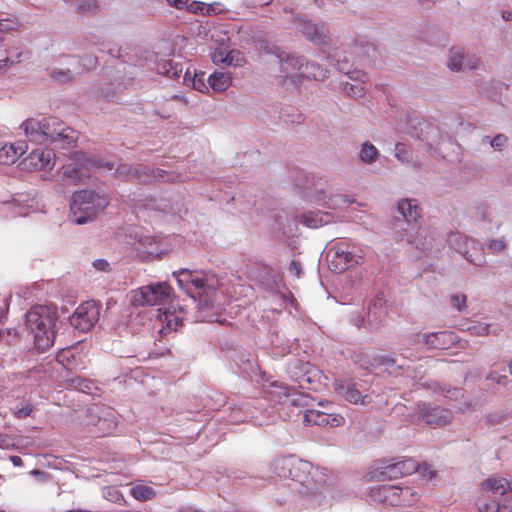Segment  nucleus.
I'll list each match as a JSON object with an SVG mask.
<instances>
[{"label": "nucleus", "mask_w": 512, "mask_h": 512, "mask_svg": "<svg viewBox=\"0 0 512 512\" xmlns=\"http://www.w3.org/2000/svg\"><path fill=\"white\" fill-rule=\"evenodd\" d=\"M327 412L309 409L304 413V422L308 425L327 426Z\"/></svg>", "instance_id": "obj_31"}, {"label": "nucleus", "mask_w": 512, "mask_h": 512, "mask_svg": "<svg viewBox=\"0 0 512 512\" xmlns=\"http://www.w3.org/2000/svg\"><path fill=\"white\" fill-rule=\"evenodd\" d=\"M132 496L140 501H147L156 495V492L152 487L146 485H136L131 489Z\"/></svg>", "instance_id": "obj_35"}, {"label": "nucleus", "mask_w": 512, "mask_h": 512, "mask_svg": "<svg viewBox=\"0 0 512 512\" xmlns=\"http://www.w3.org/2000/svg\"><path fill=\"white\" fill-rule=\"evenodd\" d=\"M417 468L418 464L413 459H403L378 468L372 473L371 479L377 481L397 479L412 474L417 471Z\"/></svg>", "instance_id": "obj_14"}, {"label": "nucleus", "mask_w": 512, "mask_h": 512, "mask_svg": "<svg viewBox=\"0 0 512 512\" xmlns=\"http://www.w3.org/2000/svg\"><path fill=\"white\" fill-rule=\"evenodd\" d=\"M77 11L85 14H94L98 11L96 0H79Z\"/></svg>", "instance_id": "obj_42"}, {"label": "nucleus", "mask_w": 512, "mask_h": 512, "mask_svg": "<svg viewBox=\"0 0 512 512\" xmlns=\"http://www.w3.org/2000/svg\"><path fill=\"white\" fill-rule=\"evenodd\" d=\"M293 23L301 34L315 45H327L331 42L330 32L327 24L315 23L302 15H295Z\"/></svg>", "instance_id": "obj_10"}, {"label": "nucleus", "mask_w": 512, "mask_h": 512, "mask_svg": "<svg viewBox=\"0 0 512 512\" xmlns=\"http://www.w3.org/2000/svg\"><path fill=\"white\" fill-rule=\"evenodd\" d=\"M50 77L58 83H67L74 79V74L70 69L54 68L50 72Z\"/></svg>", "instance_id": "obj_38"}, {"label": "nucleus", "mask_w": 512, "mask_h": 512, "mask_svg": "<svg viewBox=\"0 0 512 512\" xmlns=\"http://www.w3.org/2000/svg\"><path fill=\"white\" fill-rule=\"evenodd\" d=\"M302 223L309 228H318L332 221V215L327 212H309L301 217Z\"/></svg>", "instance_id": "obj_25"}, {"label": "nucleus", "mask_w": 512, "mask_h": 512, "mask_svg": "<svg viewBox=\"0 0 512 512\" xmlns=\"http://www.w3.org/2000/svg\"><path fill=\"white\" fill-rule=\"evenodd\" d=\"M309 468V462L297 459L293 456L278 457L270 463L272 475L284 479L290 478L294 481L296 477L301 476L300 471H305Z\"/></svg>", "instance_id": "obj_13"}, {"label": "nucleus", "mask_w": 512, "mask_h": 512, "mask_svg": "<svg viewBox=\"0 0 512 512\" xmlns=\"http://www.w3.org/2000/svg\"><path fill=\"white\" fill-rule=\"evenodd\" d=\"M288 270H289L290 274H292L296 277H299L302 272V265L299 261L293 260L290 263Z\"/></svg>", "instance_id": "obj_57"}, {"label": "nucleus", "mask_w": 512, "mask_h": 512, "mask_svg": "<svg viewBox=\"0 0 512 512\" xmlns=\"http://www.w3.org/2000/svg\"><path fill=\"white\" fill-rule=\"evenodd\" d=\"M35 407L30 402H21L13 408V414L18 419H25L33 413Z\"/></svg>", "instance_id": "obj_39"}, {"label": "nucleus", "mask_w": 512, "mask_h": 512, "mask_svg": "<svg viewBox=\"0 0 512 512\" xmlns=\"http://www.w3.org/2000/svg\"><path fill=\"white\" fill-rule=\"evenodd\" d=\"M416 495L410 487L401 488L394 485H376L370 488V498L374 502L387 503L395 506L401 502L409 503L410 497Z\"/></svg>", "instance_id": "obj_9"}, {"label": "nucleus", "mask_w": 512, "mask_h": 512, "mask_svg": "<svg viewBox=\"0 0 512 512\" xmlns=\"http://www.w3.org/2000/svg\"><path fill=\"white\" fill-rule=\"evenodd\" d=\"M303 79L324 80L328 77V70L321 67L317 62L307 61L303 58Z\"/></svg>", "instance_id": "obj_27"}, {"label": "nucleus", "mask_w": 512, "mask_h": 512, "mask_svg": "<svg viewBox=\"0 0 512 512\" xmlns=\"http://www.w3.org/2000/svg\"><path fill=\"white\" fill-rule=\"evenodd\" d=\"M167 2L173 7L182 9L188 5L189 0H167Z\"/></svg>", "instance_id": "obj_63"}, {"label": "nucleus", "mask_w": 512, "mask_h": 512, "mask_svg": "<svg viewBox=\"0 0 512 512\" xmlns=\"http://www.w3.org/2000/svg\"><path fill=\"white\" fill-rule=\"evenodd\" d=\"M394 362H395L394 359L389 356H379V357L374 358L375 367L378 365L390 366V365H393Z\"/></svg>", "instance_id": "obj_58"}, {"label": "nucleus", "mask_w": 512, "mask_h": 512, "mask_svg": "<svg viewBox=\"0 0 512 512\" xmlns=\"http://www.w3.org/2000/svg\"><path fill=\"white\" fill-rule=\"evenodd\" d=\"M487 247L493 253H500L505 249L506 244L502 239H491L487 242Z\"/></svg>", "instance_id": "obj_53"}, {"label": "nucleus", "mask_w": 512, "mask_h": 512, "mask_svg": "<svg viewBox=\"0 0 512 512\" xmlns=\"http://www.w3.org/2000/svg\"><path fill=\"white\" fill-rule=\"evenodd\" d=\"M455 335L449 331H440L430 334L415 333L411 335L410 342L412 344L423 343L430 349H447L455 341Z\"/></svg>", "instance_id": "obj_16"}, {"label": "nucleus", "mask_w": 512, "mask_h": 512, "mask_svg": "<svg viewBox=\"0 0 512 512\" xmlns=\"http://www.w3.org/2000/svg\"><path fill=\"white\" fill-rule=\"evenodd\" d=\"M507 143V137L504 134H497L490 140V145L495 150L501 151Z\"/></svg>", "instance_id": "obj_52"}, {"label": "nucleus", "mask_w": 512, "mask_h": 512, "mask_svg": "<svg viewBox=\"0 0 512 512\" xmlns=\"http://www.w3.org/2000/svg\"><path fill=\"white\" fill-rule=\"evenodd\" d=\"M80 63L85 69L91 70L97 66L98 59L95 56L86 55L81 58Z\"/></svg>", "instance_id": "obj_55"}, {"label": "nucleus", "mask_w": 512, "mask_h": 512, "mask_svg": "<svg viewBox=\"0 0 512 512\" xmlns=\"http://www.w3.org/2000/svg\"><path fill=\"white\" fill-rule=\"evenodd\" d=\"M398 211L409 224L416 222L420 217V208L415 199H402L399 201Z\"/></svg>", "instance_id": "obj_22"}, {"label": "nucleus", "mask_w": 512, "mask_h": 512, "mask_svg": "<svg viewBox=\"0 0 512 512\" xmlns=\"http://www.w3.org/2000/svg\"><path fill=\"white\" fill-rule=\"evenodd\" d=\"M490 325L486 323H473L467 330L474 336H487L489 334Z\"/></svg>", "instance_id": "obj_43"}, {"label": "nucleus", "mask_w": 512, "mask_h": 512, "mask_svg": "<svg viewBox=\"0 0 512 512\" xmlns=\"http://www.w3.org/2000/svg\"><path fill=\"white\" fill-rule=\"evenodd\" d=\"M496 504L484 503L479 507V512H496Z\"/></svg>", "instance_id": "obj_64"}, {"label": "nucleus", "mask_w": 512, "mask_h": 512, "mask_svg": "<svg viewBox=\"0 0 512 512\" xmlns=\"http://www.w3.org/2000/svg\"><path fill=\"white\" fill-rule=\"evenodd\" d=\"M274 54L279 60V73L276 75L278 84L286 90H297L303 79V57L295 54H288L279 48L267 50Z\"/></svg>", "instance_id": "obj_6"}, {"label": "nucleus", "mask_w": 512, "mask_h": 512, "mask_svg": "<svg viewBox=\"0 0 512 512\" xmlns=\"http://www.w3.org/2000/svg\"><path fill=\"white\" fill-rule=\"evenodd\" d=\"M417 470L426 478L431 479L434 476V471L427 464H423L422 466H418Z\"/></svg>", "instance_id": "obj_59"}, {"label": "nucleus", "mask_w": 512, "mask_h": 512, "mask_svg": "<svg viewBox=\"0 0 512 512\" xmlns=\"http://www.w3.org/2000/svg\"><path fill=\"white\" fill-rule=\"evenodd\" d=\"M288 373L291 379L298 383L301 388H308L313 378L316 377L317 370L309 362L294 359L288 366Z\"/></svg>", "instance_id": "obj_18"}, {"label": "nucleus", "mask_w": 512, "mask_h": 512, "mask_svg": "<svg viewBox=\"0 0 512 512\" xmlns=\"http://www.w3.org/2000/svg\"><path fill=\"white\" fill-rule=\"evenodd\" d=\"M467 297L465 294H457L451 296V305L458 311H462L466 307Z\"/></svg>", "instance_id": "obj_50"}, {"label": "nucleus", "mask_w": 512, "mask_h": 512, "mask_svg": "<svg viewBox=\"0 0 512 512\" xmlns=\"http://www.w3.org/2000/svg\"><path fill=\"white\" fill-rule=\"evenodd\" d=\"M485 491H491L494 494L504 495L508 490H512L511 484L503 477H491L481 483Z\"/></svg>", "instance_id": "obj_26"}, {"label": "nucleus", "mask_w": 512, "mask_h": 512, "mask_svg": "<svg viewBox=\"0 0 512 512\" xmlns=\"http://www.w3.org/2000/svg\"><path fill=\"white\" fill-rule=\"evenodd\" d=\"M280 388L285 396V400L282 402L285 407L305 408L309 406L310 398L307 395L297 392L292 393V390L287 386Z\"/></svg>", "instance_id": "obj_23"}, {"label": "nucleus", "mask_w": 512, "mask_h": 512, "mask_svg": "<svg viewBox=\"0 0 512 512\" xmlns=\"http://www.w3.org/2000/svg\"><path fill=\"white\" fill-rule=\"evenodd\" d=\"M12 146L13 152H15L16 160L27 151V144L25 142H18L15 144H8Z\"/></svg>", "instance_id": "obj_56"}, {"label": "nucleus", "mask_w": 512, "mask_h": 512, "mask_svg": "<svg viewBox=\"0 0 512 512\" xmlns=\"http://www.w3.org/2000/svg\"><path fill=\"white\" fill-rule=\"evenodd\" d=\"M334 389L338 395L352 404L367 405L371 403L368 394H363V383L352 379H340L334 382Z\"/></svg>", "instance_id": "obj_15"}, {"label": "nucleus", "mask_w": 512, "mask_h": 512, "mask_svg": "<svg viewBox=\"0 0 512 512\" xmlns=\"http://www.w3.org/2000/svg\"><path fill=\"white\" fill-rule=\"evenodd\" d=\"M368 80V76L366 75L365 78H363V81L362 80H354L356 83H345L344 84V91L347 95L351 96V97H354V98H359V97H362L364 96L365 94V89H364V86L363 84Z\"/></svg>", "instance_id": "obj_34"}, {"label": "nucleus", "mask_w": 512, "mask_h": 512, "mask_svg": "<svg viewBox=\"0 0 512 512\" xmlns=\"http://www.w3.org/2000/svg\"><path fill=\"white\" fill-rule=\"evenodd\" d=\"M142 167H133L129 164H121L115 170V175L124 179H140Z\"/></svg>", "instance_id": "obj_32"}, {"label": "nucleus", "mask_w": 512, "mask_h": 512, "mask_svg": "<svg viewBox=\"0 0 512 512\" xmlns=\"http://www.w3.org/2000/svg\"><path fill=\"white\" fill-rule=\"evenodd\" d=\"M100 316V305L95 301H86L80 304L73 315L69 318L72 327L87 332L98 322Z\"/></svg>", "instance_id": "obj_12"}, {"label": "nucleus", "mask_w": 512, "mask_h": 512, "mask_svg": "<svg viewBox=\"0 0 512 512\" xmlns=\"http://www.w3.org/2000/svg\"><path fill=\"white\" fill-rule=\"evenodd\" d=\"M379 152L377 148L370 142H364L361 146L359 159L364 164H372L378 158Z\"/></svg>", "instance_id": "obj_30"}, {"label": "nucleus", "mask_w": 512, "mask_h": 512, "mask_svg": "<svg viewBox=\"0 0 512 512\" xmlns=\"http://www.w3.org/2000/svg\"><path fill=\"white\" fill-rule=\"evenodd\" d=\"M327 426L339 427L344 424V417L340 414L326 413Z\"/></svg>", "instance_id": "obj_51"}, {"label": "nucleus", "mask_w": 512, "mask_h": 512, "mask_svg": "<svg viewBox=\"0 0 512 512\" xmlns=\"http://www.w3.org/2000/svg\"><path fill=\"white\" fill-rule=\"evenodd\" d=\"M93 266L100 271H106L109 267V263L104 259H97L94 261Z\"/></svg>", "instance_id": "obj_61"}, {"label": "nucleus", "mask_w": 512, "mask_h": 512, "mask_svg": "<svg viewBox=\"0 0 512 512\" xmlns=\"http://www.w3.org/2000/svg\"><path fill=\"white\" fill-rule=\"evenodd\" d=\"M227 54H228V52L226 50L216 49L212 53L211 59H212L213 63L216 64V65H220V64H225L226 65Z\"/></svg>", "instance_id": "obj_49"}, {"label": "nucleus", "mask_w": 512, "mask_h": 512, "mask_svg": "<svg viewBox=\"0 0 512 512\" xmlns=\"http://www.w3.org/2000/svg\"><path fill=\"white\" fill-rule=\"evenodd\" d=\"M427 388L431 389L434 392L441 393L443 394L444 397L449 398L451 400H457L459 397L463 396V390L460 388H446L434 382L427 384Z\"/></svg>", "instance_id": "obj_33"}, {"label": "nucleus", "mask_w": 512, "mask_h": 512, "mask_svg": "<svg viewBox=\"0 0 512 512\" xmlns=\"http://www.w3.org/2000/svg\"><path fill=\"white\" fill-rule=\"evenodd\" d=\"M416 413L418 419L424 420L429 425L443 426L450 422L451 412L449 410L431 407L430 404L420 402L417 404Z\"/></svg>", "instance_id": "obj_17"}, {"label": "nucleus", "mask_w": 512, "mask_h": 512, "mask_svg": "<svg viewBox=\"0 0 512 512\" xmlns=\"http://www.w3.org/2000/svg\"><path fill=\"white\" fill-rule=\"evenodd\" d=\"M104 497L112 502H120L123 499L122 494L115 487H107L104 489Z\"/></svg>", "instance_id": "obj_46"}, {"label": "nucleus", "mask_w": 512, "mask_h": 512, "mask_svg": "<svg viewBox=\"0 0 512 512\" xmlns=\"http://www.w3.org/2000/svg\"><path fill=\"white\" fill-rule=\"evenodd\" d=\"M26 138L35 144L61 143L63 148L70 147L76 140V132L65 126L56 117H31L21 124Z\"/></svg>", "instance_id": "obj_1"}, {"label": "nucleus", "mask_w": 512, "mask_h": 512, "mask_svg": "<svg viewBox=\"0 0 512 512\" xmlns=\"http://www.w3.org/2000/svg\"><path fill=\"white\" fill-rule=\"evenodd\" d=\"M207 83L216 92H223L227 90L231 83L232 77L229 72L215 71L207 78Z\"/></svg>", "instance_id": "obj_24"}, {"label": "nucleus", "mask_w": 512, "mask_h": 512, "mask_svg": "<svg viewBox=\"0 0 512 512\" xmlns=\"http://www.w3.org/2000/svg\"><path fill=\"white\" fill-rule=\"evenodd\" d=\"M16 161L15 152L12 146L4 144L0 147V162L6 165L13 164Z\"/></svg>", "instance_id": "obj_41"}, {"label": "nucleus", "mask_w": 512, "mask_h": 512, "mask_svg": "<svg viewBox=\"0 0 512 512\" xmlns=\"http://www.w3.org/2000/svg\"><path fill=\"white\" fill-rule=\"evenodd\" d=\"M383 307L382 298L376 297L373 299L368 307V317L370 322H377L381 320V309Z\"/></svg>", "instance_id": "obj_36"}, {"label": "nucleus", "mask_w": 512, "mask_h": 512, "mask_svg": "<svg viewBox=\"0 0 512 512\" xmlns=\"http://www.w3.org/2000/svg\"><path fill=\"white\" fill-rule=\"evenodd\" d=\"M15 61L11 60L9 57H5L3 59H0V74L6 70L9 66L14 64Z\"/></svg>", "instance_id": "obj_62"}, {"label": "nucleus", "mask_w": 512, "mask_h": 512, "mask_svg": "<svg viewBox=\"0 0 512 512\" xmlns=\"http://www.w3.org/2000/svg\"><path fill=\"white\" fill-rule=\"evenodd\" d=\"M300 474L295 481L299 483V493L304 496L316 494L330 480L325 468L313 467L311 464L309 469L300 471Z\"/></svg>", "instance_id": "obj_11"}, {"label": "nucleus", "mask_w": 512, "mask_h": 512, "mask_svg": "<svg viewBox=\"0 0 512 512\" xmlns=\"http://www.w3.org/2000/svg\"><path fill=\"white\" fill-rule=\"evenodd\" d=\"M351 359L362 369L369 370L375 367L374 359L371 360L369 356L362 351L352 354Z\"/></svg>", "instance_id": "obj_37"}, {"label": "nucleus", "mask_w": 512, "mask_h": 512, "mask_svg": "<svg viewBox=\"0 0 512 512\" xmlns=\"http://www.w3.org/2000/svg\"><path fill=\"white\" fill-rule=\"evenodd\" d=\"M246 63L245 57L239 50H230L227 54V66L242 67Z\"/></svg>", "instance_id": "obj_40"}, {"label": "nucleus", "mask_w": 512, "mask_h": 512, "mask_svg": "<svg viewBox=\"0 0 512 512\" xmlns=\"http://www.w3.org/2000/svg\"><path fill=\"white\" fill-rule=\"evenodd\" d=\"M496 512H512V495H508L496 504Z\"/></svg>", "instance_id": "obj_47"}, {"label": "nucleus", "mask_w": 512, "mask_h": 512, "mask_svg": "<svg viewBox=\"0 0 512 512\" xmlns=\"http://www.w3.org/2000/svg\"><path fill=\"white\" fill-rule=\"evenodd\" d=\"M395 157L402 163H409L412 160L411 153L407 150V147L402 143L396 144Z\"/></svg>", "instance_id": "obj_44"}, {"label": "nucleus", "mask_w": 512, "mask_h": 512, "mask_svg": "<svg viewBox=\"0 0 512 512\" xmlns=\"http://www.w3.org/2000/svg\"><path fill=\"white\" fill-rule=\"evenodd\" d=\"M207 79H205V72H194L193 76L191 75L189 69L187 68L183 75V83L186 85H192L193 89L198 90L200 92H206L209 89V84L206 83Z\"/></svg>", "instance_id": "obj_28"}, {"label": "nucleus", "mask_w": 512, "mask_h": 512, "mask_svg": "<svg viewBox=\"0 0 512 512\" xmlns=\"http://www.w3.org/2000/svg\"><path fill=\"white\" fill-rule=\"evenodd\" d=\"M172 288L166 282L149 284L130 292V304L135 307L164 305L169 302Z\"/></svg>", "instance_id": "obj_8"}, {"label": "nucleus", "mask_w": 512, "mask_h": 512, "mask_svg": "<svg viewBox=\"0 0 512 512\" xmlns=\"http://www.w3.org/2000/svg\"><path fill=\"white\" fill-rule=\"evenodd\" d=\"M107 205V199L94 191L75 192L70 204L71 221L77 225L85 224L93 220L98 212L104 210Z\"/></svg>", "instance_id": "obj_4"}, {"label": "nucleus", "mask_w": 512, "mask_h": 512, "mask_svg": "<svg viewBox=\"0 0 512 512\" xmlns=\"http://www.w3.org/2000/svg\"><path fill=\"white\" fill-rule=\"evenodd\" d=\"M70 160V163L63 165L61 170L63 177L74 184L83 182L84 179L90 176L93 169L106 168L112 170L114 167L112 163L89 157L84 152L73 153Z\"/></svg>", "instance_id": "obj_7"}, {"label": "nucleus", "mask_w": 512, "mask_h": 512, "mask_svg": "<svg viewBox=\"0 0 512 512\" xmlns=\"http://www.w3.org/2000/svg\"><path fill=\"white\" fill-rule=\"evenodd\" d=\"M157 70L160 74L167 76L168 78L178 80L183 78L184 65L183 63L174 59L162 60L158 63Z\"/></svg>", "instance_id": "obj_21"}, {"label": "nucleus", "mask_w": 512, "mask_h": 512, "mask_svg": "<svg viewBox=\"0 0 512 512\" xmlns=\"http://www.w3.org/2000/svg\"><path fill=\"white\" fill-rule=\"evenodd\" d=\"M20 22L16 17L0 18V31L9 32L19 27Z\"/></svg>", "instance_id": "obj_45"}, {"label": "nucleus", "mask_w": 512, "mask_h": 512, "mask_svg": "<svg viewBox=\"0 0 512 512\" xmlns=\"http://www.w3.org/2000/svg\"><path fill=\"white\" fill-rule=\"evenodd\" d=\"M464 58V48L452 47L448 52L447 67L453 72L462 71Z\"/></svg>", "instance_id": "obj_29"}, {"label": "nucleus", "mask_w": 512, "mask_h": 512, "mask_svg": "<svg viewBox=\"0 0 512 512\" xmlns=\"http://www.w3.org/2000/svg\"><path fill=\"white\" fill-rule=\"evenodd\" d=\"M25 325L40 352L51 348L58 332V315L53 306L34 305L25 314Z\"/></svg>", "instance_id": "obj_2"}, {"label": "nucleus", "mask_w": 512, "mask_h": 512, "mask_svg": "<svg viewBox=\"0 0 512 512\" xmlns=\"http://www.w3.org/2000/svg\"><path fill=\"white\" fill-rule=\"evenodd\" d=\"M55 165V154L50 149H36L29 155V166L35 170L52 169Z\"/></svg>", "instance_id": "obj_19"}, {"label": "nucleus", "mask_w": 512, "mask_h": 512, "mask_svg": "<svg viewBox=\"0 0 512 512\" xmlns=\"http://www.w3.org/2000/svg\"><path fill=\"white\" fill-rule=\"evenodd\" d=\"M479 66V58L472 54H465V58L463 61V70H473L478 68Z\"/></svg>", "instance_id": "obj_48"}, {"label": "nucleus", "mask_w": 512, "mask_h": 512, "mask_svg": "<svg viewBox=\"0 0 512 512\" xmlns=\"http://www.w3.org/2000/svg\"><path fill=\"white\" fill-rule=\"evenodd\" d=\"M327 259L329 268L333 272L343 273L363 264L364 251L360 245L350 240H341L328 249Z\"/></svg>", "instance_id": "obj_5"}, {"label": "nucleus", "mask_w": 512, "mask_h": 512, "mask_svg": "<svg viewBox=\"0 0 512 512\" xmlns=\"http://www.w3.org/2000/svg\"><path fill=\"white\" fill-rule=\"evenodd\" d=\"M177 282L187 293L198 301L199 309L207 310L214 306V296L219 287L218 278L210 273H195L188 269L174 272Z\"/></svg>", "instance_id": "obj_3"}, {"label": "nucleus", "mask_w": 512, "mask_h": 512, "mask_svg": "<svg viewBox=\"0 0 512 512\" xmlns=\"http://www.w3.org/2000/svg\"><path fill=\"white\" fill-rule=\"evenodd\" d=\"M336 57V66L337 69L346 74L351 80H362L366 77V73L359 69H351L349 65L350 59L348 55L344 52H339L335 54Z\"/></svg>", "instance_id": "obj_20"}, {"label": "nucleus", "mask_w": 512, "mask_h": 512, "mask_svg": "<svg viewBox=\"0 0 512 512\" xmlns=\"http://www.w3.org/2000/svg\"><path fill=\"white\" fill-rule=\"evenodd\" d=\"M487 379L494 381L498 384H505L507 377L505 375H498L495 372H491L487 375Z\"/></svg>", "instance_id": "obj_60"}, {"label": "nucleus", "mask_w": 512, "mask_h": 512, "mask_svg": "<svg viewBox=\"0 0 512 512\" xmlns=\"http://www.w3.org/2000/svg\"><path fill=\"white\" fill-rule=\"evenodd\" d=\"M99 429L102 430L103 434H108L115 429L116 424L114 421L107 418H100L98 420Z\"/></svg>", "instance_id": "obj_54"}]
</instances>
